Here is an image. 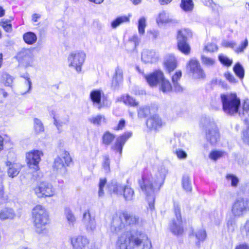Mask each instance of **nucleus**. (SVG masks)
<instances>
[{
  "instance_id": "obj_1",
  "label": "nucleus",
  "mask_w": 249,
  "mask_h": 249,
  "mask_svg": "<svg viewBox=\"0 0 249 249\" xmlns=\"http://www.w3.org/2000/svg\"><path fill=\"white\" fill-rule=\"evenodd\" d=\"M138 220V217L126 212L113 217L111 231L116 234L123 232L117 242L118 249H150L151 245L144 233L130 231V227L135 225Z\"/></svg>"
},
{
  "instance_id": "obj_2",
  "label": "nucleus",
  "mask_w": 249,
  "mask_h": 249,
  "mask_svg": "<svg viewBox=\"0 0 249 249\" xmlns=\"http://www.w3.org/2000/svg\"><path fill=\"white\" fill-rule=\"evenodd\" d=\"M167 170L163 166L160 167L158 172L153 177L150 175H143L139 180V185L146 196L147 200L150 209L154 208L155 193L159 191L163 184Z\"/></svg>"
},
{
  "instance_id": "obj_3",
  "label": "nucleus",
  "mask_w": 249,
  "mask_h": 249,
  "mask_svg": "<svg viewBox=\"0 0 249 249\" xmlns=\"http://www.w3.org/2000/svg\"><path fill=\"white\" fill-rule=\"evenodd\" d=\"M200 125L205 130L207 141L211 145H214L219 141L220 134L213 119L209 117L202 116L200 120Z\"/></svg>"
},
{
  "instance_id": "obj_4",
  "label": "nucleus",
  "mask_w": 249,
  "mask_h": 249,
  "mask_svg": "<svg viewBox=\"0 0 249 249\" xmlns=\"http://www.w3.org/2000/svg\"><path fill=\"white\" fill-rule=\"evenodd\" d=\"M32 214L36 232L39 234L46 233L49 215L45 209L41 205H36L32 210Z\"/></svg>"
},
{
  "instance_id": "obj_5",
  "label": "nucleus",
  "mask_w": 249,
  "mask_h": 249,
  "mask_svg": "<svg viewBox=\"0 0 249 249\" xmlns=\"http://www.w3.org/2000/svg\"><path fill=\"white\" fill-rule=\"evenodd\" d=\"M222 109L227 115L233 116L239 113L241 101L236 93L222 94L220 96Z\"/></svg>"
},
{
  "instance_id": "obj_6",
  "label": "nucleus",
  "mask_w": 249,
  "mask_h": 249,
  "mask_svg": "<svg viewBox=\"0 0 249 249\" xmlns=\"http://www.w3.org/2000/svg\"><path fill=\"white\" fill-rule=\"evenodd\" d=\"M147 83L151 86H156L160 83V89L164 93L172 91V87L169 81L165 79L163 72L160 71H156L148 75H144Z\"/></svg>"
},
{
  "instance_id": "obj_7",
  "label": "nucleus",
  "mask_w": 249,
  "mask_h": 249,
  "mask_svg": "<svg viewBox=\"0 0 249 249\" xmlns=\"http://www.w3.org/2000/svg\"><path fill=\"white\" fill-rule=\"evenodd\" d=\"M72 161L71 158L67 151H64L61 157H58L54 159L53 169L58 174L64 175L67 172L66 166L70 165Z\"/></svg>"
},
{
  "instance_id": "obj_8",
  "label": "nucleus",
  "mask_w": 249,
  "mask_h": 249,
  "mask_svg": "<svg viewBox=\"0 0 249 249\" xmlns=\"http://www.w3.org/2000/svg\"><path fill=\"white\" fill-rule=\"evenodd\" d=\"M174 210L176 219H173L170 224V229L172 232L176 235L182 234L183 228L182 226V218L180 213V208L178 202H174Z\"/></svg>"
},
{
  "instance_id": "obj_9",
  "label": "nucleus",
  "mask_w": 249,
  "mask_h": 249,
  "mask_svg": "<svg viewBox=\"0 0 249 249\" xmlns=\"http://www.w3.org/2000/svg\"><path fill=\"white\" fill-rule=\"evenodd\" d=\"M187 69L189 70L193 78L195 79L203 80L206 77V74L199 62L195 58L191 59L188 62Z\"/></svg>"
},
{
  "instance_id": "obj_10",
  "label": "nucleus",
  "mask_w": 249,
  "mask_h": 249,
  "mask_svg": "<svg viewBox=\"0 0 249 249\" xmlns=\"http://www.w3.org/2000/svg\"><path fill=\"white\" fill-rule=\"evenodd\" d=\"M85 58L86 54L83 52L71 53L68 58V61L70 62L69 66L74 67L77 72H80L81 66L85 61Z\"/></svg>"
},
{
  "instance_id": "obj_11",
  "label": "nucleus",
  "mask_w": 249,
  "mask_h": 249,
  "mask_svg": "<svg viewBox=\"0 0 249 249\" xmlns=\"http://www.w3.org/2000/svg\"><path fill=\"white\" fill-rule=\"evenodd\" d=\"M38 197H51L53 196L55 189L53 185L47 182H40L34 189Z\"/></svg>"
},
{
  "instance_id": "obj_12",
  "label": "nucleus",
  "mask_w": 249,
  "mask_h": 249,
  "mask_svg": "<svg viewBox=\"0 0 249 249\" xmlns=\"http://www.w3.org/2000/svg\"><path fill=\"white\" fill-rule=\"evenodd\" d=\"M249 209V200L238 198L234 202L231 212L235 216H240Z\"/></svg>"
},
{
  "instance_id": "obj_13",
  "label": "nucleus",
  "mask_w": 249,
  "mask_h": 249,
  "mask_svg": "<svg viewBox=\"0 0 249 249\" xmlns=\"http://www.w3.org/2000/svg\"><path fill=\"white\" fill-rule=\"evenodd\" d=\"M43 154L41 151L33 150L26 155L27 163L28 167L37 171L39 169L38 163L41 160V156Z\"/></svg>"
},
{
  "instance_id": "obj_14",
  "label": "nucleus",
  "mask_w": 249,
  "mask_h": 249,
  "mask_svg": "<svg viewBox=\"0 0 249 249\" xmlns=\"http://www.w3.org/2000/svg\"><path fill=\"white\" fill-rule=\"evenodd\" d=\"M16 57L20 65L25 67L33 65V54L30 50L23 49L18 52Z\"/></svg>"
},
{
  "instance_id": "obj_15",
  "label": "nucleus",
  "mask_w": 249,
  "mask_h": 249,
  "mask_svg": "<svg viewBox=\"0 0 249 249\" xmlns=\"http://www.w3.org/2000/svg\"><path fill=\"white\" fill-rule=\"evenodd\" d=\"M186 31H178L177 36L178 48V50L185 54H188L191 48L187 43V36H186Z\"/></svg>"
},
{
  "instance_id": "obj_16",
  "label": "nucleus",
  "mask_w": 249,
  "mask_h": 249,
  "mask_svg": "<svg viewBox=\"0 0 249 249\" xmlns=\"http://www.w3.org/2000/svg\"><path fill=\"white\" fill-rule=\"evenodd\" d=\"M82 222L88 232H93L96 228L94 216H92L89 210L83 214Z\"/></svg>"
},
{
  "instance_id": "obj_17",
  "label": "nucleus",
  "mask_w": 249,
  "mask_h": 249,
  "mask_svg": "<svg viewBox=\"0 0 249 249\" xmlns=\"http://www.w3.org/2000/svg\"><path fill=\"white\" fill-rule=\"evenodd\" d=\"M132 134L131 132H127L117 138L115 144L111 146V149L118 152L121 155L124 144L127 140L131 137Z\"/></svg>"
},
{
  "instance_id": "obj_18",
  "label": "nucleus",
  "mask_w": 249,
  "mask_h": 249,
  "mask_svg": "<svg viewBox=\"0 0 249 249\" xmlns=\"http://www.w3.org/2000/svg\"><path fill=\"white\" fill-rule=\"evenodd\" d=\"M73 249H88L89 240L84 236H77L71 238Z\"/></svg>"
},
{
  "instance_id": "obj_19",
  "label": "nucleus",
  "mask_w": 249,
  "mask_h": 249,
  "mask_svg": "<svg viewBox=\"0 0 249 249\" xmlns=\"http://www.w3.org/2000/svg\"><path fill=\"white\" fill-rule=\"evenodd\" d=\"M124 186L116 180H111L107 185L108 192L110 194L122 196Z\"/></svg>"
},
{
  "instance_id": "obj_20",
  "label": "nucleus",
  "mask_w": 249,
  "mask_h": 249,
  "mask_svg": "<svg viewBox=\"0 0 249 249\" xmlns=\"http://www.w3.org/2000/svg\"><path fill=\"white\" fill-rule=\"evenodd\" d=\"M123 80V71L119 67L115 69V73L114 74L111 83V87L113 90L118 89L122 85Z\"/></svg>"
},
{
  "instance_id": "obj_21",
  "label": "nucleus",
  "mask_w": 249,
  "mask_h": 249,
  "mask_svg": "<svg viewBox=\"0 0 249 249\" xmlns=\"http://www.w3.org/2000/svg\"><path fill=\"white\" fill-rule=\"evenodd\" d=\"M142 60L144 63H153L157 61L158 54L153 50H145L142 53Z\"/></svg>"
},
{
  "instance_id": "obj_22",
  "label": "nucleus",
  "mask_w": 249,
  "mask_h": 249,
  "mask_svg": "<svg viewBox=\"0 0 249 249\" xmlns=\"http://www.w3.org/2000/svg\"><path fill=\"white\" fill-rule=\"evenodd\" d=\"M64 215L67 220L68 227L70 229H73L76 222V218L71 209L66 207L64 209Z\"/></svg>"
},
{
  "instance_id": "obj_23",
  "label": "nucleus",
  "mask_w": 249,
  "mask_h": 249,
  "mask_svg": "<svg viewBox=\"0 0 249 249\" xmlns=\"http://www.w3.org/2000/svg\"><path fill=\"white\" fill-rule=\"evenodd\" d=\"M161 125V120L157 115H153L146 121V125L150 129L157 130Z\"/></svg>"
},
{
  "instance_id": "obj_24",
  "label": "nucleus",
  "mask_w": 249,
  "mask_h": 249,
  "mask_svg": "<svg viewBox=\"0 0 249 249\" xmlns=\"http://www.w3.org/2000/svg\"><path fill=\"white\" fill-rule=\"evenodd\" d=\"M103 94H104L102 91L100 90H92L90 93L91 100L98 109H101V101L102 99Z\"/></svg>"
},
{
  "instance_id": "obj_25",
  "label": "nucleus",
  "mask_w": 249,
  "mask_h": 249,
  "mask_svg": "<svg viewBox=\"0 0 249 249\" xmlns=\"http://www.w3.org/2000/svg\"><path fill=\"white\" fill-rule=\"evenodd\" d=\"M7 166V173L9 177L13 178L16 177L19 173L20 168L17 163H12L9 161L6 162Z\"/></svg>"
},
{
  "instance_id": "obj_26",
  "label": "nucleus",
  "mask_w": 249,
  "mask_h": 249,
  "mask_svg": "<svg viewBox=\"0 0 249 249\" xmlns=\"http://www.w3.org/2000/svg\"><path fill=\"white\" fill-rule=\"evenodd\" d=\"M164 65L168 72L173 71L177 67V60L172 55L167 56L164 61Z\"/></svg>"
},
{
  "instance_id": "obj_27",
  "label": "nucleus",
  "mask_w": 249,
  "mask_h": 249,
  "mask_svg": "<svg viewBox=\"0 0 249 249\" xmlns=\"http://www.w3.org/2000/svg\"><path fill=\"white\" fill-rule=\"evenodd\" d=\"M14 210L10 208H5L0 211V219L5 220L6 219H12L15 216Z\"/></svg>"
},
{
  "instance_id": "obj_28",
  "label": "nucleus",
  "mask_w": 249,
  "mask_h": 249,
  "mask_svg": "<svg viewBox=\"0 0 249 249\" xmlns=\"http://www.w3.org/2000/svg\"><path fill=\"white\" fill-rule=\"evenodd\" d=\"M23 38L26 43L29 45L34 44L37 40L36 35L32 32H28L23 36Z\"/></svg>"
},
{
  "instance_id": "obj_29",
  "label": "nucleus",
  "mask_w": 249,
  "mask_h": 249,
  "mask_svg": "<svg viewBox=\"0 0 249 249\" xmlns=\"http://www.w3.org/2000/svg\"><path fill=\"white\" fill-rule=\"evenodd\" d=\"M123 193L122 195H123L125 200L131 201L133 200L134 192L132 188L128 186H124Z\"/></svg>"
},
{
  "instance_id": "obj_30",
  "label": "nucleus",
  "mask_w": 249,
  "mask_h": 249,
  "mask_svg": "<svg viewBox=\"0 0 249 249\" xmlns=\"http://www.w3.org/2000/svg\"><path fill=\"white\" fill-rule=\"evenodd\" d=\"M195 236L198 240L196 242V244L197 247H199L200 242H203L207 237L206 231L202 229L198 230L195 233Z\"/></svg>"
},
{
  "instance_id": "obj_31",
  "label": "nucleus",
  "mask_w": 249,
  "mask_h": 249,
  "mask_svg": "<svg viewBox=\"0 0 249 249\" xmlns=\"http://www.w3.org/2000/svg\"><path fill=\"white\" fill-rule=\"evenodd\" d=\"M129 21V18L126 16H120L111 22V25L113 28H115L121 24Z\"/></svg>"
},
{
  "instance_id": "obj_32",
  "label": "nucleus",
  "mask_w": 249,
  "mask_h": 249,
  "mask_svg": "<svg viewBox=\"0 0 249 249\" xmlns=\"http://www.w3.org/2000/svg\"><path fill=\"white\" fill-rule=\"evenodd\" d=\"M233 70L240 79H243L245 74V71L243 66L239 62L235 64L233 68Z\"/></svg>"
},
{
  "instance_id": "obj_33",
  "label": "nucleus",
  "mask_w": 249,
  "mask_h": 249,
  "mask_svg": "<svg viewBox=\"0 0 249 249\" xmlns=\"http://www.w3.org/2000/svg\"><path fill=\"white\" fill-rule=\"evenodd\" d=\"M182 185L186 192H191L192 190V183L190 178L186 175L183 176L182 178Z\"/></svg>"
},
{
  "instance_id": "obj_34",
  "label": "nucleus",
  "mask_w": 249,
  "mask_h": 249,
  "mask_svg": "<svg viewBox=\"0 0 249 249\" xmlns=\"http://www.w3.org/2000/svg\"><path fill=\"white\" fill-rule=\"evenodd\" d=\"M115 135L109 131H106L102 137V141L103 144L106 145H109L114 140Z\"/></svg>"
},
{
  "instance_id": "obj_35",
  "label": "nucleus",
  "mask_w": 249,
  "mask_h": 249,
  "mask_svg": "<svg viewBox=\"0 0 249 249\" xmlns=\"http://www.w3.org/2000/svg\"><path fill=\"white\" fill-rule=\"evenodd\" d=\"M194 6L192 0H181V8L185 11H192Z\"/></svg>"
},
{
  "instance_id": "obj_36",
  "label": "nucleus",
  "mask_w": 249,
  "mask_h": 249,
  "mask_svg": "<svg viewBox=\"0 0 249 249\" xmlns=\"http://www.w3.org/2000/svg\"><path fill=\"white\" fill-rule=\"evenodd\" d=\"M88 120L91 123L98 125H101L102 122H106L105 116L101 115L89 118Z\"/></svg>"
},
{
  "instance_id": "obj_37",
  "label": "nucleus",
  "mask_w": 249,
  "mask_h": 249,
  "mask_svg": "<svg viewBox=\"0 0 249 249\" xmlns=\"http://www.w3.org/2000/svg\"><path fill=\"white\" fill-rule=\"evenodd\" d=\"M146 19L144 17L141 18L138 20V31L139 33L143 35L145 32V28L146 27Z\"/></svg>"
},
{
  "instance_id": "obj_38",
  "label": "nucleus",
  "mask_w": 249,
  "mask_h": 249,
  "mask_svg": "<svg viewBox=\"0 0 249 249\" xmlns=\"http://www.w3.org/2000/svg\"><path fill=\"white\" fill-rule=\"evenodd\" d=\"M104 160L102 162V168L106 173H108L110 172V160L108 155L103 156Z\"/></svg>"
},
{
  "instance_id": "obj_39",
  "label": "nucleus",
  "mask_w": 249,
  "mask_h": 249,
  "mask_svg": "<svg viewBox=\"0 0 249 249\" xmlns=\"http://www.w3.org/2000/svg\"><path fill=\"white\" fill-rule=\"evenodd\" d=\"M1 80L6 86H11L13 83L12 77L6 72L2 74Z\"/></svg>"
},
{
  "instance_id": "obj_40",
  "label": "nucleus",
  "mask_w": 249,
  "mask_h": 249,
  "mask_svg": "<svg viewBox=\"0 0 249 249\" xmlns=\"http://www.w3.org/2000/svg\"><path fill=\"white\" fill-rule=\"evenodd\" d=\"M218 59L219 61L224 66L229 67L231 66L232 63L231 59H230L226 56L223 54H220L218 56Z\"/></svg>"
},
{
  "instance_id": "obj_41",
  "label": "nucleus",
  "mask_w": 249,
  "mask_h": 249,
  "mask_svg": "<svg viewBox=\"0 0 249 249\" xmlns=\"http://www.w3.org/2000/svg\"><path fill=\"white\" fill-rule=\"evenodd\" d=\"M226 178L228 180H230L231 181V186L232 187H237L239 182V179L236 176L231 174H227L226 176Z\"/></svg>"
},
{
  "instance_id": "obj_42",
  "label": "nucleus",
  "mask_w": 249,
  "mask_h": 249,
  "mask_svg": "<svg viewBox=\"0 0 249 249\" xmlns=\"http://www.w3.org/2000/svg\"><path fill=\"white\" fill-rule=\"evenodd\" d=\"M34 128L36 133H40L44 131V126L41 121L37 119H34Z\"/></svg>"
},
{
  "instance_id": "obj_43",
  "label": "nucleus",
  "mask_w": 249,
  "mask_h": 249,
  "mask_svg": "<svg viewBox=\"0 0 249 249\" xmlns=\"http://www.w3.org/2000/svg\"><path fill=\"white\" fill-rule=\"evenodd\" d=\"M107 183V179L106 178H101L99 183L98 196L102 197L104 195V188Z\"/></svg>"
},
{
  "instance_id": "obj_44",
  "label": "nucleus",
  "mask_w": 249,
  "mask_h": 249,
  "mask_svg": "<svg viewBox=\"0 0 249 249\" xmlns=\"http://www.w3.org/2000/svg\"><path fill=\"white\" fill-rule=\"evenodd\" d=\"M124 102L125 104H128L132 107L138 106V103L135 101L134 99L130 97L129 95H127L123 98Z\"/></svg>"
},
{
  "instance_id": "obj_45",
  "label": "nucleus",
  "mask_w": 249,
  "mask_h": 249,
  "mask_svg": "<svg viewBox=\"0 0 249 249\" xmlns=\"http://www.w3.org/2000/svg\"><path fill=\"white\" fill-rule=\"evenodd\" d=\"M239 115L240 117L246 115L249 116V100L244 101L243 105V112L242 113L239 112Z\"/></svg>"
},
{
  "instance_id": "obj_46",
  "label": "nucleus",
  "mask_w": 249,
  "mask_h": 249,
  "mask_svg": "<svg viewBox=\"0 0 249 249\" xmlns=\"http://www.w3.org/2000/svg\"><path fill=\"white\" fill-rule=\"evenodd\" d=\"M22 77L25 79L24 84L25 86L27 88V90L21 93L22 94H24L27 92H29L32 88V82L30 79V78L28 76V75H23L21 76Z\"/></svg>"
},
{
  "instance_id": "obj_47",
  "label": "nucleus",
  "mask_w": 249,
  "mask_h": 249,
  "mask_svg": "<svg viewBox=\"0 0 249 249\" xmlns=\"http://www.w3.org/2000/svg\"><path fill=\"white\" fill-rule=\"evenodd\" d=\"M150 114L149 108L146 107L141 108L138 111V116L140 118H145Z\"/></svg>"
},
{
  "instance_id": "obj_48",
  "label": "nucleus",
  "mask_w": 249,
  "mask_h": 249,
  "mask_svg": "<svg viewBox=\"0 0 249 249\" xmlns=\"http://www.w3.org/2000/svg\"><path fill=\"white\" fill-rule=\"evenodd\" d=\"M54 119V124L56 126V127L57 128V129L59 132H61V127L62 126L63 124H67L69 122V119L68 117H67L64 121H58L54 117H53Z\"/></svg>"
},
{
  "instance_id": "obj_49",
  "label": "nucleus",
  "mask_w": 249,
  "mask_h": 249,
  "mask_svg": "<svg viewBox=\"0 0 249 249\" xmlns=\"http://www.w3.org/2000/svg\"><path fill=\"white\" fill-rule=\"evenodd\" d=\"M0 25L7 32H9L12 30V25L10 23V20H2L0 22Z\"/></svg>"
},
{
  "instance_id": "obj_50",
  "label": "nucleus",
  "mask_w": 249,
  "mask_h": 249,
  "mask_svg": "<svg viewBox=\"0 0 249 249\" xmlns=\"http://www.w3.org/2000/svg\"><path fill=\"white\" fill-rule=\"evenodd\" d=\"M217 49V45L213 43H208L204 47V50L208 52H214Z\"/></svg>"
},
{
  "instance_id": "obj_51",
  "label": "nucleus",
  "mask_w": 249,
  "mask_h": 249,
  "mask_svg": "<svg viewBox=\"0 0 249 249\" xmlns=\"http://www.w3.org/2000/svg\"><path fill=\"white\" fill-rule=\"evenodd\" d=\"M157 21L158 23H166L168 22V18L165 12L163 11L159 14V17L157 19Z\"/></svg>"
},
{
  "instance_id": "obj_52",
  "label": "nucleus",
  "mask_w": 249,
  "mask_h": 249,
  "mask_svg": "<svg viewBox=\"0 0 249 249\" xmlns=\"http://www.w3.org/2000/svg\"><path fill=\"white\" fill-rule=\"evenodd\" d=\"M248 46V40L247 38H246L244 41L241 42V45L235 50V51L237 53H242Z\"/></svg>"
},
{
  "instance_id": "obj_53",
  "label": "nucleus",
  "mask_w": 249,
  "mask_h": 249,
  "mask_svg": "<svg viewBox=\"0 0 249 249\" xmlns=\"http://www.w3.org/2000/svg\"><path fill=\"white\" fill-rule=\"evenodd\" d=\"M223 153L218 151H213L209 154L210 159L213 160H216L222 156Z\"/></svg>"
},
{
  "instance_id": "obj_54",
  "label": "nucleus",
  "mask_w": 249,
  "mask_h": 249,
  "mask_svg": "<svg viewBox=\"0 0 249 249\" xmlns=\"http://www.w3.org/2000/svg\"><path fill=\"white\" fill-rule=\"evenodd\" d=\"M202 62L207 66H212L214 63V60L212 58L207 57L204 55L201 56Z\"/></svg>"
},
{
  "instance_id": "obj_55",
  "label": "nucleus",
  "mask_w": 249,
  "mask_h": 249,
  "mask_svg": "<svg viewBox=\"0 0 249 249\" xmlns=\"http://www.w3.org/2000/svg\"><path fill=\"white\" fill-rule=\"evenodd\" d=\"M242 139L244 143L249 144V126L243 132Z\"/></svg>"
},
{
  "instance_id": "obj_56",
  "label": "nucleus",
  "mask_w": 249,
  "mask_h": 249,
  "mask_svg": "<svg viewBox=\"0 0 249 249\" xmlns=\"http://www.w3.org/2000/svg\"><path fill=\"white\" fill-rule=\"evenodd\" d=\"M206 6L211 7L213 10L217 9L218 5L213 0H204Z\"/></svg>"
},
{
  "instance_id": "obj_57",
  "label": "nucleus",
  "mask_w": 249,
  "mask_h": 249,
  "mask_svg": "<svg viewBox=\"0 0 249 249\" xmlns=\"http://www.w3.org/2000/svg\"><path fill=\"white\" fill-rule=\"evenodd\" d=\"M173 88L172 90L178 93H181L183 91V88L182 87L178 82L173 83Z\"/></svg>"
},
{
  "instance_id": "obj_58",
  "label": "nucleus",
  "mask_w": 249,
  "mask_h": 249,
  "mask_svg": "<svg viewBox=\"0 0 249 249\" xmlns=\"http://www.w3.org/2000/svg\"><path fill=\"white\" fill-rule=\"evenodd\" d=\"M111 105V102L108 100L107 97L103 94L102 100L101 101V108L103 107H108Z\"/></svg>"
},
{
  "instance_id": "obj_59",
  "label": "nucleus",
  "mask_w": 249,
  "mask_h": 249,
  "mask_svg": "<svg viewBox=\"0 0 249 249\" xmlns=\"http://www.w3.org/2000/svg\"><path fill=\"white\" fill-rule=\"evenodd\" d=\"M182 76V72L180 71L176 72V73L172 76V83L178 82V80L180 79Z\"/></svg>"
},
{
  "instance_id": "obj_60",
  "label": "nucleus",
  "mask_w": 249,
  "mask_h": 249,
  "mask_svg": "<svg viewBox=\"0 0 249 249\" xmlns=\"http://www.w3.org/2000/svg\"><path fill=\"white\" fill-rule=\"evenodd\" d=\"M7 200L6 196H4L3 187L2 184H0V204L5 202Z\"/></svg>"
},
{
  "instance_id": "obj_61",
  "label": "nucleus",
  "mask_w": 249,
  "mask_h": 249,
  "mask_svg": "<svg viewBox=\"0 0 249 249\" xmlns=\"http://www.w3.org/2000/svg\"><path fill=\"white\" fill-rule=\"evenodd\" d=\"M225 77L231 83L234 84L237 82L234 76L230 73H225Z\"/></svg>"
},
{
  "instance_id": "obj_62",
  "label": "nucleus",
  "mask_w": 249,
  "mask_h": 249,
  "mask_svg": "<svg viewBox=\"0 0 249 249\" xmlns=\"http://www.w3.org/2000/svg\"><path fill=\"white\" fill-rule=\"evenodd\" d=\"M176 153L179 159H185L187 157L186 153L182 150H177Z\"/></svg>"
},
{
  "instance_id": "obj_63",
  "label": "nucleus",
  "mask_w": 249,
  "mask_h": 249,
  "mask_svg": "<svg viewBox=\"0 0 249 249\" xmlns=\"http://www.w3.org/2000/svg\"><path fill=\"white\" fill-rule=\"evenodd\" d=\"M130 43H132L136 48L139 44V38L137 36H133L129 40Z\"/></svg>"
},
{
  "instance_id": "obj_64",
  "label": "nucleus",
  "mask_w": 249,
  "mask_h": 249,
  "mask_svg": "<svg viewBox=\"0 0 249 249\" xmlns=\"http://www.w3.org/2000/svg\"><path fill=\"white\" fill-rule=\"evenodd\" d=\"M222 45L226 47L233 48L234 47V46L236 45V43L235 42H232V41H225L223 42Z\"/></svg>"
}]
</instances>
